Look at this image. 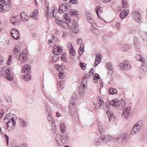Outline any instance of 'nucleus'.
Returning a JSON list of instances; mask_svg holds the SVG:
<instances>
[{
  "label": "nucleus",
  "instance_id": "f257e3e1",
  "mask_svg": "<svg viewBox=\"0 0 147 147\" xmlns=\"http://www.w3.org/2000/svg\"><path fill=\"white\" fill-rule=\"evenodd\" d=\"M13 115L11 113L7 114L4 119V121L6 122L7 124V130L8 131H11L13 130L16 125V122L14 120V118L12 117Z\"/></svg>",
  "mask_w": 147,
  "mask_h": 147
},
{
  "label": "nucleus",
  "instance_id": "f03ea898",
  "mask_svg": "<svg viewBox=\"0 0 147 147\" xmlns=\"http://www.w3.org/2000/svg\"><path fill=\"white\" fill-rule=\"evenodd\" d=\"M69 139V135L67 133L63 134L61 136L59 135H57L55 137L57 143L60 146H62L64 143L67 142Z\"/></svg>",
  "mask_w": 147,
  "mask_h": 147
},
{
  "label": "nucleus",
  "instance_id": "7ed1b4c3",
  "mask_svg": "<svg viewBox=\"0 0 147 147\" xmlns=\"http://www.w3.org/2000/svg\"><path fill=\"white\" fill-rule=\"evenodd\" d=\"M28 57V55L27 51L25 49H24L23 50L22 53H21L20 55L17 57V59L22 63H24L26 62Z\"/></svg>",
  "mask_w": 147,
  "mask_h": 147
},
{
  "label": "nucleus",
  "instance_id": "20e7f679",
  "mask_svg": "<svg viewBox=\"0 0 147 147\" xmlns=\"http://www.w3.org/2000/svg\"><path fill=\"white\" fill-rule=\"evenodd\" d=\"M76 95L75 94H74L73 97L71 98V100L70 101V102L69 105V112L71 114L74 113L75 109L74 107V102L76 100Z\"/></svg>",
  "mask_w": 147,
  "mask_h": 147
},
{
  "label": "nucleus",
  "instance_id": "39448f33",
  "mask_svg": "<svg viewBox=\"0 0 147 147\" xmlns=\"http://www.w3.org/2000/svg\"><path fill=\"white\" fill-rule=\"evenodd\" d=\"M120 68L122 70L127 71L131 69L132 67L129 61L128 60H125L123 63H120Z\"/></svg>",
  "mask_w": 147,
  "mask_h": 147
},
{
  "label": "nucleus",
  "instance_id": "423d86ee",
  "mask_svg": "<svg viewBox=\"0 0 147 147\" xmlns=\"http://www.w3.org/2000/svg\"><path fill=\"white\" fill-rule=\"evenodd\" d=\"M132 16L134 19L137 22L140 23L142 22L143 19L141 18L139 12L134 10L132 13Z\"/></svg>",
  "mask_w": 147,
  "mask_h": 147
},
{
  "label": "nucleus",
  "instance_id": "0eeeda50",
  "mask_svg": "<svg viewBox=\"0 0 147 147\" xmlns=\"http://www.w3.org/2000/svg\"><path fill=\"white\" fill-rule=\"evenodd\" d=\"M131 107L128 106L125 108L122 112V117L124 119H127L130 114Z\"/></svg>",
  "mask_w": 147,
  "mask_h": 147
},
{
  "label": "nucleus",
  "instance_id": "6e6552de",
  "mask_svg": "<svg viewBox=\"0 0 147 147\" xmlns=\"http://www.w3.org/2000/svg\"><path fill=\"white\" fill-rule=\"evenodd\" d=\"M11 34L12 37L16 40H18L20 36V33L18 30L15 28H13L11 31Z\"/></svg>",
  "mask_w": 147,
  "mask_h": 147
},
{
  "label": "nucleus",
  "instance_id": "1a4fd4ad",
  "mask_svg": "<svg viewBox=\"0 0 147 147\" xmlns=\"http://www.w3.org/2000/svg\"><path fill=\"white\" fill-rule=\"evenodd\" d=\"M61 46L55 45L53 47V52L55 55H59L62 53Z\"/></svg>",
  "mask_w": 147,
  "mask_h": 147
},
{
  "label": "nucleus",
  "instance_id": "9d476101",
  "mask_svg": "<svg viewBox=\"0 0 147 147\" xmlns=\"http://www.w3.org/2000/svg\"><path fill=\"white\" fill-rule=\"evenodd\" d=\"M14 50H13L14 55L15 56L16 59L20 55L21 53V49L20 47L18 45H16L14 47Z\"/></svg>",
  "mask_w": 147,
  "mask_h": 147
},
{
  "label": "nucleus",
  "instance_id": "9b49d317",
  "mask_svg": "<svg viewBox=\"0 0 147 147\" xmlns=\"http://www.w3.org/2000/svg\"><path fill=\"white\" fill-rule=\"evenodd\" d=\"M72 26L71 29L73 31V32L75 34H77L79 31V26L77 22L74 21L72 22Z\"/></svg>",
  "mask_w": 147,
  "mask_h": 147
},
{
  "label": "nucleus",
  "instance_id": "f8f14e48",
  "mask_svg": "<svg viewBox=\"0 0 147 147\" xmlns=\"http://www.w3.org/2000/svg\"><path fill=\"white\" fill-rule=\"evenodd\" d=\"M8 4H7L5 1H4L3 3V7L5 12L8 11L11 8V3L10 0L9 1V2L7 3Z\"/></svg>",
  "mask_w": 147,
  "mask_h": 147
},
{
  "label": "nucleus",
  "instance_id": "ddd939ff",
  "mask_svg": "<svg viewBox=\"0 0 147 147\" xmlns=\"http://www.w3.org/2000/svg\"><path fill=\"white\" fill-rule=\"evenodd\" d=\"M87 89L86 86L84 85H80L79 88V95L81 97L84 96V92Z\"/></svg>",
  "mask_w": 147,
  "mask_h": 147
},
{
  "label": "nucleus",
  "instance_id": "4468645a",
  "mask_svg": "<svg viewBox=\"0 0 147 147\" xmlns=\"http://www.w3.org/2000/svg\"><path fill=\"white\" fill-rule=\"evenodd\" d=\"M106 66L108 70V74H111L113 73V70L112 64L111 63H107Z\"/></svg>",
  "mask_w": 147,
  "mask_h": 147
},
{
  "label": "nucleus",
  "instance_id": "2eb2a0df",
  "mask_svg": "<svg viewBox=\"0 0 147 147\" xmlns=\"http://www.w3.org/2000/svg\"><path fill=\"white\" fill-rule=\"evenodd\" d=\"M140 128L137 125H134L131 131V134L132 135H134L136 133H138L140 130Z\"/></svg>",
  "mask_w": 147,
  "mask_h": 147
},
{
  "label": "nucleus",
  "instance_id": "dca6fc26",
  "mask_svg": "<svg viewBox=\"0 0 147 147\" xmlns=\"http://www.w3.org/2000/svg\"><path fill=\"white\" fill-rule=\"evenodd\" d=\"M22 72H28L29 73L31 72V67L30 65L26 64L23 67L22 70Z\"/></svg>",
  "mask_w": 147,
  "mask_h": 147
},
{
  "label": "nucleus",
  "instance_id": "f3484780",
  "mask_svg": "<svg viewBox=\"0 0 147 147\" xmlns=\"http://www.w3.org/2000/svg\"><path fill=\"white\" fill-rule=\"evenodd\" d=\"M20 125L21 127H25L27 126V123L22 118L20 117L19 118Z\"/></svg>",
  "mask_w": 147,
  "mask_h": 147
},
{
  "label": "nucleus",
  "instance_id": "a211bd4d",
  "mask_svg": "<svg viewBox=\"0 0 147 147\" xmlns=\"http://www.w3.org/2000/svg\"><path fill=\"white\" fill-rule=\"evenodd\" d=\"M120 49L123 51L126 52L130 49V47L129 45L125 44L122 45Z\"/></svg>",
  "mask_w": 147,
  "mask_h": 147
},
{
  "label": "nucleus",
  "instance_id": "6ab92c4d",
  "mask_svg": "<svg viewBox=\"0 0 147 147\" xmlns=\"http://www.w3.org/2000/svg\"><path fill=\"white\" fill-rule=\"evenodd\" d=\"M135 58L137 61L141 62L142 63L145 64L146 63V60L144 58L142 57V56L140 55L137 54L135 56Z\"/></svg>",
  "mask_w": 147,
  "mask_h": 147
},
{
  "label": "nucleus",
  "instance_id": "aec40b11",
  "mask_svg": "<svg viewBox=\"0 0 147 147\" xmlns=\"http://www.w3.org/2000/svg\"><path fill=\"white\" fill-rule=\"evenodd\" d=\"M101 138L103 139V142L104 143H106L109 141L112 138V137L111 136L109 135L101 136Z\"/></svg>",
  "mask_w": 147,
  "mask_h": 147
},
{
  "label": "nucleus",
  "instance_id": "412c9836",
  "mask_svg": "<svg viewBox=\"0 0 147 147\" xmlns=\"http://www.w3.org/2000/svg\"><path fill=\"white\" fill-rule=\"evenodd\" d=\"M107 114L108 115L109 118V121L110 122L114 119L115 117L113 116V113L112 112L109 111H107Z\"/></svg>",
  "mask_w": 147,
  "mask_h": 147
},
{
  "label": "nucleus",
  "instance_id": "4be33fe9",
  "mask_svg": "<svg viewBox=\"0 0 147 147\" xmlns=\"http://www.w3.org/2000/svg\"><path fill=\"white\" fill-rule=\"evenodd\" d=\"M87 21L91 24L94 23V19H92V16L90 13H89L87 15Z\"/></svg>",
  "mask_w": 147,
  "mask_h": 147
},
{
  "label": "nucleus",
  "instance_id": "5701e85b",
  "mask_svg": "<svg viewBox=\"0 0 147 147\" xmlns=\"http://www.w3.org/2000/svg\"><path fill=\"white\" fill-rule=\"evenodd\" d=\"M111 105L114 106L115 107L117 108L119 106V101L117 100H114L110 102Z\"/></svg>",
  "mask_w": 147,
  "mask_h": 147
},
{
  "label": "nucleus",
  "instance_id": "b1692460",
  "mask_svg": "<svg viewBox=\"0 0 147 147\" xmlns=\"http://www.w3.org/2000/svg\"><path fill=\"white\" fill-rule=\"evenodd\" d=\"M128 14V11L126 10H124L122 11L120 14V18L123 19L126 17Z\"/></svg>",
  "mask_w": 147,
  "mask_h": 147
},
{
  "label": "nucleus",
  "instance_id": "393cba45",
  "mask_svg": "<svg viewBox=\"0 0 147 147\" xmlns=\"http://www.w3.org/2000/svg\"><path fill=\"white\" fill-rule=\"evenodd\" d=\"M58 11V12L60 13L66 11L65 3L59 6Z\"/></svg>",
  "mask_w": 147,
  "mask_h": 147
},
{
  "label": "nucleus",
  "instance_id": "a878e982",
  "mask_svg": "<svg viewBox=\"0 0 147 147\" xmlns=\"http://www.w3.org/2000/svg\"><path fill=\"white\" fill-rule=\"evenodd\" d=\"M95 10L98 17L100 18V16L98 14V12L100 13H102L103 12L102 8L100 7L97 6Z\"/></svg>",
  "mask_w": 147,
  "mask_h": 147
},
{
  "label": "nucleus",
  "instance_id": "bb28decb",
  "mask_svg": "<svg viewBox=\"0 0 147 147\" xmlns=\"http://www.w3.org/2000/svg\"><path fill=\"white\" fill-rule=\"evenodd\" d=\"M22 77L24 80L26 81H29L31 78V76L29 73L25 74L22 76Z\"/></svg>",
  "mask_w": 147,
  "mask_h": 147
},
{
  "label": "nucleus",
  "instance_id": "cd10ccee",
  "mask_svg": "<svg viewBox=\"0 0 147 147\" xmlns=\"http://www.w3.org/2000/svg\"><path fill=\"white\" fill-rule=\"evenodd\" d=\"M117 92L116 90L114 88H110L109 89V93L110 94L113 95L116 94Z\"/></svg>",
  "mask_w": 147,
  "mask_h": 147
},
{
  "label": "nucleus",
  "instance_id": "c85d7f7f",
  "mask_svg": "<svg viewBox=\"0 0 147 147\" xmlns=\"http://www.w3.org/2000/svg\"><path fill=\"white\" fill-rule=\"evenodd\" d=\"M59 57L58 55L54 54L52 57L51 61L53 63L56 62L59 60Z\"/></svg>",
  "mask_w": 147,
  "mask_h": 147
},
{
  "label": "nucleus",
  "instance_id": "c756f323",
  "mask_svg": "<svg viewBox=\"0 0 147 147\" xmlns=\"http://www.w3.org/2000/svg\"><path fill=\"white\" fill-rule=\"evenodd\" d=\"M141 37L144 42H147V32H143L141 35Z\"/></svg>",
  "mask_w": 147,
  "mask_h": 147
},
{
  "label": "nucleus",
  "instance_id": "7c9ffc66",
  "mask_svg": "<svg viewBox=\"0 0 147 147\" xmlns=\"http://www.w3.org/2000/svg\"><path fill=\"white\" fill-rule=\"evenodd\" d=\"M0 133L2 137H4L5 138V140L7 142V145L8 144L9 137L8 136L5 134H3V131H2L1 128H0Z\"/></svg>",
  "mask_w": 147,
  "mask_h": 147
},
{
  "label": "nucleus",
  "instance_id": "2f4dec72",
  "mask_svg": "<svg viewBox=\"0 0 147 147\" xmlns=\"http://www.w3.org/2000/svg\"><path fill=\"white\" fill-rule=\"evenodd\" d=\"M61 132L64 133L65 131L66 126L65 123H61L60 125Z\"/></svg>",
  "mask_w": 147,
  "mask_h": 147
},
{
  "label": "nucleus",
  "instance_id": "473e14b6",
  "mask_svg": "<svg viewBox=\"0 0 147 147\" xmlns=\"http://www.w3.org/2000/svg\"><path fill=\"white\" fill-rule=\"evenodd\" d=\"M138 39L136 37H134V45L135 47L138 49L139 48V44L138 42Z\"/></svg>",
  "mask_w": 147,
  "mask_h": 147
},
{
  "label": "nucleus",
  "instance_id": "72a5a7b5",
  "mask_svg": "<svg viewBox=\"0 0 147 147\" xmlns=\"http://www.w3.org/2000/svg\"><path fill=\"white\" fill-rule=\"evenodd\" d=\"M61 22L60 25H61L65 29H67L69 28V25L68 24L65 22H63L62 21H60Z\"/></svg>",
  "mask_w": 147,
  "mask_h": 147
},
{
  "label": "nucleus",
  "instance_id": "f704fd0d",
  "mask_svg": "<svg viewBox=\"0 0 147 147\" xmlns=\"http://www.w3.org/2000/svg\"><path fill=\"white\" fill-rule=\"evenodd\" d=\"M92 32L96 35H98L99 34V30L93 26H92L91 28Z\"/></svg>",
  "mask_w": 147,
  "mask_h": 147
},
{
  "label": "nucleus",
  "instance_id": "c9c22d12",
  "mask_svg": "<svg viewBox=\"0 0 147 147\" xmlns=\"http://www.w3.org/2000/svg\"><path fill=\"white\" fill-rule=\"evenodd\" d=\"M21 17L23 20H25V21L27 20V18L28 16L27 15H26L24 12H23L21 13Z\"/></svg>",
  "mask_w": 147,
  "mask_h": 147
},
{
  "label": "nucleus",
  "instance_id": "e433bc0d",
  "mask_svg": "<svg viewBox=\"0 0 147 147\" xmlns=\"http://www.w3.org/2000/svg\"><path fill=\"white\" fill-rule=\"evenodd\" d=\"M103 139L101 138V136L98 139H96L95 140L96 143L95 144L98 145L101 144L102 142H103Z\"/></svg>",
  "mask_w": 147,
  "mask_h": 147
},
{
  "label": "nucleus",
  "instance_id": "4c0bfd02",
  "mask_svg": "<svg viewBox=\"0 0 147 147\" xmlns=\"http://www.w3.org/2000/svg\"><path fill=\"white\" fill-rule=\"evenodd\" d=\"M98 126L100 133L104 131L103 126L102 125L101 123H98Z\"/></svg>",
  "mask_w": 147,
  "mask_h": 147
},
{
  "label": "nucleus",
  "instance_id": "58836bf2",
  "mask_svg": "<svg viewBox=\"0 0 147 147\" xmlns=\"http://www.w3.org/2000/svg\"><path fill=\"white\" fill-rule=\"evenodd\" d=\"M121 4L123 8H126L128 6L126 0H121Z\"/></svg>",
  "mask_w": 147,
  "mask_h": 147
},
{
  "label": "nucleus",
  "instance_id": "ea45409f",
  "mask_svg": "<svg viewBox=\"0 0 147 147\" xmlns=\"http://www.w3.org/2000/svg\"><path fill=\"white\" fill-rule=\"evenodd\" d=\"M69 54L76 55V52L71 45V47L69 48Z\"/></svg>",
  "mask_w": 147,
  "mask_h": 147
},
{
  "label": "nucleus",
  "instance_id": "a19ab883",
  "mask_svg": "<svg viewBox=\"0 0 147 147\" xmlns=\"http://www.w3.org/2000/svg\"><path fill=\"white\" fill-rule=\"evenodd\" d=\"M55 7H52L51 8V11L50 12V18H52L54 17V11H55Z\"/></svg>",
  "mask_w": 147,
  "mask_h": 147
},
{
  "label": "nucleus",
  "instance_id": "79ce46f5",
  "mask_svg": "<svg viewBox=\"0 0 147 147\" xmlns=\"http://www.w3.org/2000/svg\"><path fill=\"white\" fill-rule=\"evenodd\" d=\"M48 120L49 122V123L51 125V123H53L55 122L52 117L50 115H49L48 116Z\"/></svg>",
  "mask_w": 147,
  "mask_h": 147
},
{
  "label": "nucleus",
  "instance_id": "37998d69",
  "mask_svg": "<svg viewBox=\"0 0 147 147\" xmlns=\"http://www.w3.org/2000/svg\"><path fill=\"white\" fill-rule=\"evenodd\" d=\"M103 41L106 44L108 43V37L106 35H104L103 36Z\"/></svg>",
  "mask_w": 147,
  "mask_h": 147
},
{
  "label": "nucleus",
  "instance_id": "c03bdc74",
  "mask_svg": "<svg viewBox=\"0 0 147 147\" xmlns=\"http://www.w3.org/2000/svg\"><path fill=\"white\" fill-rule=\"evenodd\" d=\"M60 68H57L58 71H62L65 69V65L64 63H62L60 65Z\"/></svg>",
  "mask_w": 147,
  "mask_h": 147
},
{
  "label": "nucleus",
  "instance_id": "a18cd8bd",
  "mask_svg": "<svg viewBox=\"0 0 147 147\" xmlns=\"http://www.w3.org/2000/svg\"><path fill=\"white\" fill-rule=\"evenodd\" d=\"M126 105V103L125 100L123 99L120 100V107H125Z\"/></svg>",
  "mask_w": 147,
  "mask_h": 147
},
{
  "label": "nucleus",
  "instance_id": "49530a36",
  "mask_svg": "<svg viewBox=\"0 0 147 147\" xmlns=\"http://www.w3.org/2000/svg\"><path fill=\"white\" fill-rule=\"evenodd\" d=\"M142 64V65L141 67V69L144 72H146L147 71V68L146 65V62L145 64Z\"/></svg>",
  "mask_w": 147,
  "mask_h": 147
},
{
  "label": "nucleus",
  "instance_id": "de8ad7c7",
  "mask_svg": "<svg viewBox=\"0 0 147 147\" xmlns=\"http://www.w3.org/2000/svg\"><path fill=\"white\" fill-rule=\"evenodd\" d=\"M80 66L82 70H84L86 69V65L85 63L80 62Z\"/></svg>",
  "mask_w": 147,
  "mask_h": 147
},
{
  "label": "nucleus",
  "instance_id": "09e8293b",
  "mask_svg": "<svg viewBox=\"0 0 147 147\" xmlns=\"http://www.w3.org/2000/svg\"><path fill=\"white\" fill-rule=\"evenodd\" d=\"M83 79L82 80V84L80 85H84L85 86H86V84H87V78L85 77L84 76L83 78ZM87 85V84H86Z\"/></svg>",
  "mask_w": 147,
  "mask_h": 147
},
{
  "label": "nucleus",
  "instance_id": "8fccbe9b",
  "mask_svg": "<svg viewBox=\"0 0 147 147\" xmlns=\"http://www.w3.org/2000/svg\"><path fill=\"white\" fill-rule=\"evenodd\" d=\"M143 124V121L142 120H140L138 121L137 123L135 125H137L138 127L141 128Z\"/></svg>",
  "mask_w": 147,
  "mask_h": 147
},
{
  "label": "nucleus",
  "instance_id": "3c124183",
  "mask_svg": "<svg viewBox=\"0 0 147 147\" xmlns=\"http://www.w3.org/2000/svg\"><path fill=\"white\" fill-rule=\"evenodd\" d=\"M77 11L76 12V11L75 10H72L69 12V14L72 16H73L74 15L76 16L77 15Z\"/></svg>",
  "mask_w": 147,
  "mask_h": 147
},
{
  "label": "nucleus",
  "instance_id": "603ef678",
  "mask_svg": "<svg viewBox=\"0 0 147 147\" xmlns=\"http://www.w3.org/2000/svg\"><path fill=\"white\" fill-rule=\"evenodd\" d=\"M55 23L59 25L60 24V21H62V20H61V19L59 17L55 16Z\"/></svg>",
  "mask_w": 147,
  "mask_h": 147
},
{
  "label": "nucleus",
  "instance_id": "864d4df0",
  "mask_svg": "<svg viewBox=\"0 0 147 147\" xmlns=\"http://www.w3.org/2000/svg\"><path fill=\"white\" fill-rule=\"evenodd\" d=\"M127 135L128 134L127 133H125L122 134L121 135V137L122 138L123 140H124L126 138Z\"/></svg>",
  "mask_w": 147,
  "mask_h": 147
},
{
  "label": "nucleus",
  "instance_id": "5fc2aeb1",
  "mask_svg": "<svg viewBox=\"0 0 147 147\" xmlns=\"http://www.w3.org/2000/svg\"><path fill=\"white\" fill-rule=\"evenodd\" d=\"M52 125L51 129L53 131L55 132L56 131V128L55 124V122L53 123H51Z\"/></svg>",
  "mask_w": 147,
  "mask_h": 147
},
{
  "label": "nucleus",
  "instance_id": "6e6d98bb",
  "mask_svg": "<svg viewBox=\"0 0 147 147\" xmlns=\"http://www.w3.org/2000/svg\"><path fill=\"white\" fill-rule=\"evenodd\" d=\"M98 104L99 107H100L102 106H103L104 105V102L102 101L101 100V99H100V100L98 102Z\"/></svg>",
  "mask_w": 147,
  "mask_h": 147
},
{
  "label": "nucleus",
  "instance_id": "4d7b16f0",
  "mask_svg": "<svg viewBox=\"0 0 147 147\" xmlns=\"http://www.w3.org/2000/svg\"><path fill=\"white\" fill-rule=\"evenodd\" d=\"M1 128L2 129H4L5 130L7 129V124L6 122H4L3 123V124L1 125Z\"/></svg>",
  "mask_w": 147,
  "mask_h": 147
},
{
  "label": "nucleus",
  "instance_id": "13d9d810",
  "mask_svg": "<svg viewBox=\"0 0 147 147\" xmlns=\"http://www.w3.org/2000/svg\"><path fill=\"white\" fill-rule=\"evenodd\" d=\"M100 60L98 59H95V61L94 64V66L95 67H96L97 65L100 63Z\"/></svg>",
  "mask_w": 147,
  "mask_h": 147
},
{
  "label": "nucleus",
  "instance_id": "bf43d9fd",
  "mask_svg": "<svg viewBox=\"0 0 147 147\" xmlns=\"http://www.w3.org/2000/svg\"><path fill=\"white\" fill-rule=\"evenodd\" d=\"M61 59L65 61V62H66L67 63V59L65 57V54H63V55L61 56Z\"/></svg>",
  "mask_w": 147,
  "mask_h": 147
},
{
  "label": "nucleus",
  "instance_id": "052dcab7",
  "mask_svg": "<svg viewBox=\"0 0 147 147\" xmlns=\"http://www.w3.org/2000/svg\"><path fill=\"white\" fill-rule=\"evenodd\" d=\"M94 80H96V79H99L100 78V77L99 76L98 74H96L94 75Z\"/></svg>",
  "mask_w": 147,
  "mask_h": 147
},
{
  "label": "nucleus",
  "instance_id": "680f3d73",
  "mask_svg": "<svg viewBox=\"0 0 147 147\" xmlns=\"http://www.w3.org/2000/svg\"><path fill=\"white\" fill-rule=\"evenodd\" d=\"M92 76V74H91L89 73H88L86 74L84 77L85 78H86L87 79H88L89 78L91 77Z\"/></svg>",
  "mask_w": 147,
  "mask_h": 147
},
{
  "label": "nucleus",
  "instance_id": "e2e57ef3",
  "mask_svg": "<svg viewBox=\"0 0 147 147\" xmlns=\"http://www.w3.org/2000/svg\"><path fill=\"white\" fill-rule=\"evenodd\" d=\"M66 11H67L69 8V5L68 3H65Z\"/></svg>",
  "mask_w": 147,
  "mask_h": 147
},
{
  "label": "nucleus",
  "instance_id": "0e129e2a",
  "mask_svg": "<svg viewBox=\"0 0 147 147\" xmlns=\"http://www.w3.org/2000/svg\"><path fill=\"white\" fill-rule=\"evenodd\" d=\"M0 118L1 119L3 117V115L4 114V113L3 112V110L2 109L0 111Z\"/></svg>",
  "mask_w": 147,
  "mask_h": 147
},
{
  "label": "nucleus",
  "instance_id": "69168bd1",
  "mask_svg": "<svg viewBox=\"0 0 147 147\" xmlns=\"http://www.w3.org/2000/svg\"><path fill=\"white\" fill-rule=\"evenodd\" d=\"M84 51L82 49H81L80 48L79 49L78 53L80 56L82 54V53H83Z\"/></svg>",
  "mask_w": 147,
  "mask_h": 147
},
{
  "label": "nucleus",
  "instance_id": "338daca9",
  "mask_svg": "<svg viewBox=\"0 0 147 147\" xmlns=\"http://www.w3.org/2000/svg\"><path fill=\"white\" fill-rule=\"evenodd\" d=\"M77 41L78 44L80 45L82 42V39L80 38H79L77 39Z\"/></svg>",
  "mask_w": 147,
  "mask_h": 147
},
{
  "label": "nucleus",
  "instance_id": "774afa93",
  "mask_svg": "<svg viewBox=\"0 0 147 147\" xmlns=\"http://www.w3.org/2000/svg\"><path fill=\"white\" fill-rule=\"evenodd\" d=\"M19 147H28V145L27 144H20L18 146Z\"/></svg>",
  "mask_w": 147,
  "mask_h": 147
}]
</instances>
